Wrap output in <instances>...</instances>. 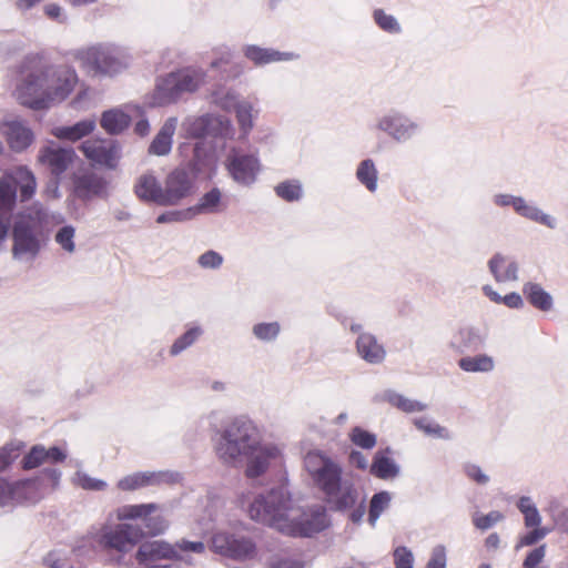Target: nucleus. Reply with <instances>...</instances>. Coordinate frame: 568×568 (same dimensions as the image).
<instances>
[{
    "label": "nucleus",
    "instance_id": "nucleus-1",
    "mask_svg": "<svg viewBox=\"0 0 568 568\" xmlns=\"http://www.w3.org/2000/svg\"><path fill=\"white\" fill-rule=\"evenodd\" d=\"M251 519L293 537H310L328 525L325 507L316 504L305 507L292 497L285 485L258 494L252 500L241 498Z\"/></svg>",
    "mask_w": 568,
    "mask_h": 568
},
{
    "label": "nucleus",
    "instance_id": "nucleus-2",
    "mask_svg": "<svg viewBox=\"0 0 568 568\" xmlns=\"http://www.w3.org/2000/svg\"><path fill=\"white\" fill-rule=\"evenodd\" d=\"M79 82L68 65H45L38 57H28L19 67L13 95L32 110H45L64 101Z\"/></svg>",
    "mask_w": 568,
    "mask_h": 568
},
{
    "label": "nucleus",
    "instance_id": "nucleus-3",
    "mask_svg": "<svg viewBox=\"0 0 568 568\" xmlns=\"http://www.w3.org/2000/svg\"><path fill=\"white\" fill-rule=\"evenodd\" d=\"M159 504L123 505L108 515L105 523L92 526L87 538L103 549H112L118 552H129L143 538L141 526L128 523H114L125 520H141L152 535L163 534L168 527V520L160 513Z\"/></svg>",
    "mask_w": 568,
    "mask_h": 568
},
{
    "label": "nucleus",
    "instance_id": "nucleus-4",
    "mask_svg": "<svg viewBox=\"0 0 568 568\" xmlns=\"http://www.w3.org/2000/svg\"><path fill=\"white\" fill-rule=\"evenodd\" d=\"M304 467L314 485L337 510L353 508L357 503L358 489L348 478L342 477V466L328 455L311 450L304 457Z\"/></svg>",
    "mask_w": 568,
    "mask_h": 568
},
{
    "label": "nucleus",
    "instance_id": "nucleus-5",
    "mask_svg": "<svg viewBox=\"0 0 568 568\" xmlns=\"http://www.w3.org/2000/svg\"><path fill=\"white\" fill-rule=\"evenodd\" d=\"M260 432L247 417L241 416L229 423L215 439L217 458L227 466L244 464L245 454L257 444Z\"/></svg>",
    "mask_w": 568,
    "mask_h": 568
},
{
    "label": "nucleus",
    "instance_id": "nucleus-6",
    "mask_svg": "<svg viewBox=\"0 0 568 568\" xmlns=\"http://www.w3.org/2000/svg\"><path fill=\"white\" fill-rule=\"evenodd\" d=\"M48 214L40 203H34L20 214L13 226V253L37 255L48 240L44 231Z\"/></svg>",
    "mask_w": 568,
    "mask_h": 568
},
{
    "label": "nucleus",
    "instance_id": "nucleus-7",
    "mask_svg": "<svg viewBox=\"0 0 568 568\" xmlns=\"http://www.w3.org/2000/svg\"><path fill=\"white\" fill-rule=\"evenodd\" d=\"M206 545L203 541H191L185 538L170 544L165 540L145 541L140 545L135 558L142 565L155 564L158 560H176L185 565L195 564V558L204 556Z\"/></svg>",
    "mask_w": 568,
    "mask_h": 568
},
{
    "label": "nucleus",
    "instance_id": "nucleus-8",
    "mask_svg": "<svg viewBox=\"0 0 568 568\" xmlns=\"http://www.w3.org/2000/svg\"><path fill=\"white\" fill-rule=\"evenodd\" d=\"M18 187L22 202L29 201L36 193L37 180L27 166H16L7 171L0 179V211L12 213L17 202Z\"/></svg>",
    "mask_w": 568,
    "mask_h": 568
},
{
    "label": "nucleus",
    "instance_id": "nucleus-9",
    "mask_svg": "<svg viewBox=\"0 0 568 568\" xmlns=\"http://www.w3.org/2000/svg\"><path fill=\"white\" fill-rule=\"evenodd\" d=\"M205 77L204 71L193 69L171 72L158 82L155 97L160 104L175 102L181 94L195 92L205 82Z\"/></svg>",
    "mask_w": 568,
    "mask_h": 568
},
{
    "label": "nucleus",
    "instance_id": "nucleus-10",
    "mask_svg": "<svg viewBox=\"0 0 568 568\" xmlns=\"http://www.w3.org/2000/svg\"><path fill=\"white\" fill-rule=\"evenodd\" d=\"M74 58L83 70L92 74H112L121 68L114 49L102 44L77 50Z\"/></svg>",
    "mask_w": 568,
    "mask_h": 568
},
{
    "label": "nucleus",
    "instance_id": "nucleus-11",
    "mask_svg": "<svg viewBox=\"0 0 568 568\" xmlns=\"http://www.w3.org/2000/svg\"><path fill=\"white\" fill-rule=\"evenodd\" d=\"M210 548L220 556L237 561L253 559L256 555L255 544L250 538L222 530L212 535Z\"/></svg>",
    "mask_w": 568,
    "mask_h": 568
},
{
    "label": "nucleus",
    "instance_id": "nucleus-12",
    "mask_svg": "<svg viewBox=\"0 0 568 568\" xmlns=\"http://www.w3.org/2000/svg\"><path fill=\"white\" fill-rule=\"evenodd\" d=\"M194 193V176L184 168L172 170L165 178L161 206H175Z\"/></svg>",
    "mask_w": 568,
    "mask_h": 568
},
{
    "label": "nucleus",
    "instance_id": "nucleus-13",
    "mask_svg": "<svg viewBox=\"0 0 568 568\" xmlns=\"http://www.w3.org/2000/svg\"><path fill=\"white\" fill-rule=\"evenodd\" d=\"M281 456L282 448L277 444L258 439L244 456L245 476L250 479L262 477Z\"/></svg>",
    "mask_w": 568,
    "mask_h": 568
},
{
    "label": "nucleus",
    "instance_id": "nucleus-14",
    "mask_svg": "<svg viewBox=\"0 0 568 568\" xmlns=\"http://www.w3.org/2000/svg\"><path fill=\"white\" fill-rule=\"evenodd\" d=\"M77 159L75 151L72 148H61L52 144L40 149L38 153L39 164L55 178H60Z\"/></svg>",
    "mask_w": 568,
    "mask_h": 568
},
{
    "label": "nucleus",
    "instance_id": "nucleus-15",
    "mask_svg": "<svg viewBox=\"0 0 568 568\" xmlns=\"http://www.w3.org/2000/svg\"><path fill=\"white\" fill-rule=\"evenodd\" d=\"M80 150L93 164L114 168L119 159L118 145L112 140L89 139L84 141Z\"/></svg>",
    "mask_w": 568,
    "mask_h": 568
},
{
    "label": "nucleus",
    "instance_id": "nucleus-16",
    "mask_svg": "<svg viewBox=\"0 0 568 568\" xmlns=\"http://www.w3.org/2000/svg\"><path fill=\"white\" fill-rule=\"evenodd\" d=\"M226 168L236 182L247 185L255 181L260 163L255 155L235 153L227 158Z\"/></svg>",
    "mask_w": 568,
    "mask_h": 568
},
{
    "label": "nucleus",
    "instance_id": "nucleus-17",
    "mask_svg": "<svg viewBox=\"0 0 568 568\" xmlns=\"http://www.w3.org/2000/svg\"><path fill=\"white\" fill-rule=\"evenodd\" d=\"M174 481V475L166 471H143L124 476L118 481V488L123 491H133L146 486Z\"/></svg>",
    "mask_w": 568,
    "mask_h": 568
},
{
    "label": "nucleus",
    "instance_id": "nucleus-18",
    "mask_svg": "<svg viewBox=\"0 0 568 568\" xmlns=\"http://www.w3.org/2000/svg\"><path fill=\"white\" fill-rule=\"evenodd\" d=\"M243 54L256 67L274 62L290 61L297 58L293 52H281L272 48H262L255 44L245 45L243 48Z\"/></svg>",
    "mask_w": 568,
    "mask_h": 568
},
{
    "label": "nucleus",
    "instance_id": "nucleus-19",
    "mask_svg": "<svg viewBox=\"0 0 568 568\" xmlns=\"http://www.w3.org/2000/svg\"><path fill=\"white\" fill-rule=\"evenodd\" d=\"M43 486L38 478L12 483V505L36 504L43 498Z\"/></svg>",
    "mask_w": 568,
    "mask_h": 568
},
{
    "label": "nucleus",
    "instance_id": "nucleus-20",
    "mask_svg": "<svg viewBox=\"0 0 568 568\" xmlns=\"http://www.w3.org/2000/svg\"><path fill=\"white\" fill-rule=\"evenodd\" d=\"M11 150L21 152L33 141L32 131L19 121H10L3 124L2 129Z\"/></svg>",
    "mask_w": 568,
    "mask_h": 568
},
{
    "label": "nucleus",
    "instance_id": "nucleus-21",
    "mask_svg": "<svg viewBox=\"0 0 568 568\" xmlns=\"http://www.w3.org/2000/svg\"><path fill=\"white\" fill-rule=\"evenodd\" d=\"M73 186L74 193L78 197L90 199L103 193L105 189V181L94 173H85L74 176Z\"/></svg>",
    "mask_w": 568,
    "mask_h": 568
},
{
    "label": "nucleus",
    "instance_id": "nucleus-22",
    "mask_svg": "<svg viewBox=\"0 0 568 568\" xmlns=\"http://www.w3.org/2000/svg\"><path fill=\"white\" fill-rule=\"evenodd\" d=\"M65 458V454L58 447L45 449L43 446H34L30 453L23 458L22 467L32 469L43 463H59Z\"/></svg>",
    "mask_w": 568,
    "mask_h": 568
},
{
    "label": "nucleus",
    "instance_id": "nucleus-23",
    "mask_svg": "<svg viewBox=\"0 0 568 568\" xmlns=\"http://www.w3.org/2000/svg\"><path fill=\"white\" fill-rule=\"evenodd\" d=\"M178 120L176 118H169L149 148V153L154 155H166L170 153L172 149V139L176 129Z\"/></svg>",
    "mask_w": 568,
    "mask_h": 568
},
{
    "label": "nucleus",
    "instance_id": "nucleus-24",
    "mask_svg": "<svg viewBox=\"0 0 568 568\" xmlns=\"http://www.w3.org/2000/svg\"><path fill=\"white\" fill-rule=\"evenodd\" d=\"M163 185L160 184L153 174H143L139 178L134 192L136 196L145 202H152L161 205V194Z\"/></svg>",
    "mask_w": 568,
    "mask_h": 568
},
{
    "label": "nucleus",
    "instance_id": "nucleus-25",
    "mask_svg": "<svg viewBox=\"0 0 568 568\" xmlns=\"http://www.w3.org/2000/svg\"><path fill=\"white\" fill-rule=\"evenodd\" d=\"M378 128L396 140H405L412 135L415 125L403 116L389 115L379 121Z\"/></svg>",
    "mask_w": 568,
    "mask_h": 568
},
{
    "label": "nucleus",
    "instance_id": "nucleus-26",
    "mask_svg": "<svg viewBox=\"0 0 568 568\" xmlns=\"http://www.w3.org/2000/svg\"><path fill=\"white\" fill-rule=\"evenodd\" d=\"M488 266L495 281L498 283L517 280L518 265L500 254L493 256Z\"/></svg>",
    "mask_w": 568,
    "mask_h": 568
},
{
    "label": "nucleus",
    "instance_id": "nucleus-27",
    "mask_svg": "<svg viewBox=\"0 0 568 568\" xmlns=\"http://www.w3.org/2000/svg\"><path fill=\"white\" fill-rule=\"evenodd\" d=\"M95 129L94 120H83L77 122L71 126H59L52 131V134L60 140H68L75 142L90 133Z\"/></svg>",
    "mask_w": 568,
    "mask_h": 568
},
{
    "label": "nucleus",
    "instance_id": "nucleus-28",
    "mask_svg": "<svg viewBox=\"0 0 568 568\" xmlns=\"http://www.w3.org/2000/svg\"><path fill=\"white\" fill-rule=\"evenodd\" d=\"M399 466L393 458L385 456L382 452H377L374 456L369 471L377 478L387 480L393 479L399 474Z\"/></svg>",
    "mask_w": 568,
    "mask_h": 568
},
{
    "label": "nucleus",
    "instance_id": "nucleus-29",
    "mask_svg": "<svg viewBox=\"0 0 568 568\" xmlns=\"http://www.w3.org/2000/svg\"><path fill=\"white\" fill-rule=\"evenodd\" d=\"M523 293L530 305L539 311L546 312L552 306L551 296L537 283H525Z\"/></svg>",
    "mask_w": 568,
    "mask_h": 568
},
{
    "label": "nucleus",
    "instance_id": "nucleus-30",
    "mask_svg": "<svg viewBox=\"0 0 568 568\" xmlns=\"http://www.w3.org/2000/svg\"><path fill=\"white\" fill-rule=\"evenodd\" d=\"M381 400L389 403L392 406L405 412V413H417L423 412L427 408V405L405 397L394 390H386L379 397Z\"/></svg>",
    "mask_w": 568,
    "mask_h": 568
},
{
    "label": "nucleus",
    "instance_id": "nucleus-31",
    "mask_svg": "<svg viewBox=\"0 0 568 568\" xmlns=\"http://www.w3.org/2000/svg\"><path fill=\"white\" fill-rule=\"evenodd\" d=\"M130 116L120 110L105 111L101 118V126L110 134H116L126 129Z\"/></svg>",
    "mask_w": 568,
    "mask_h": 568
},
{
    "label": "nucleus",
    "instance_id": "nucleus-32",
    "mask_svg": "<svg viewBox=\"0 0 568 568\" xmlns=\"http://www.w3.org/2000/svg\"><path fill=\"white\" fill-rule=\"evenodd\" d=\"M377 174L376 166L371 159L362 161L356 171L357 180L371 192L377 189Z\"/></svg>",
    "mask_w": 568,
    "mask_h": 568
},
{
    "label": "nucleus",
    "instance_id": "nucleus-33",
    "mask_svg": "<svg viewBox=\"0 0 568 568\" xmlns=\"http://www.w3.org/2000/svg\"><path fill=\"white\" fill-rule=\"evenodd\" d=\"M458 366L468 373H487L495 365L491 357H460Z\"/></svg>",
    "mask_w": 568,
    "mask_h": 568
},
{
    "label": "nucleus",
    "instance_id": "nucleus-34",
    "mask_svg": "<svg viewBox=\"0 0 568 568\" xmlns=\"http://www.w3.org/2000/svg\"><path fill=\"white\" fill-rule=\"evenodd\" d=\"M253 105L247 101H241L235 105V115L243 134L247 135L253 129Z\"/></svg>",
    "mask_w": 568,
    "mask_h": 568
},
{
    "label": "nucleus",
    "instance_id": "nucleus-35",
    "mask_svg": "<svg viewBox=\"0 0 568 568\" xmlns=\"http://www.w3.org/2000/svg\"><path fill=\"white\" fill-rule=\"evenodd\" d=\"M392 496L388 491H381L373 496L371 500L368 520L371 525H375L382 513L388 508Z\"/></svg>",
    "mask_w": 568,
    "mask_h": 568
},
{
    "label": "nucleus",
    "instance_id": "nucleus-36",
    "mask_svg": "<svg viewBox=\"0 0 568 568\" xmlns=\"http://www.w3.org/2000/svg\"><path fill=\"white\" fill-rule=\"evenodd\" d=\"M24 445L22 442H10L0 448V471L6 470L13 460L22 453Z\"/></svg>",
    "mask_w": 568,
    "mask_h": 568
},
{
    "label": "nucleus",
    "instance_id": "nucleus-37",
    "mask_svg": "<svg viewBox=\"0 0 568 568\" xmlns=\"http://www.w3.org/2000/svg\"><path fill=\"white\" fill-rule=\"evenodd\" d=\"M514 210L525 217L550 226L549 217L542 214L537 207L528 204L523 197H518V200L515 201Z\"/></svg>",
    "mask_w": 568,
    "mask_h": 568
},
{
    "label": "nucleus",
    "instance_id": "nucleus-38",
    "mask_svg": "<svg viewBox=\"0 0 568 568\" xmlns=\"http://www.w3.org/2000/svg\"><path fill=\"white\" fill-rule=\"evenodd\" d=\"M483 291H484L485 295L490 301H493L495 303H498V304L499 303H504L505 305H507L508 307H511V308H518V307L523 306V304H524L521 296L518 293H515V292L509 293V294L505 295L504 297H501L489 285H485L483 287Z\"/></svg>",
    "mask_w": 568,
    "mask_h": 568
},
{
    "label": "nucleus",
    "instance_id": "nucleus-39",
    "mask_svg": "<svg viewBox=\"0 0 568 568\" xmlns=\"http://www.w3.org/2000/svg\"><path fill=\"white\" fill-rule=\"evenodd\" d=\"M356 345L359 355H379L384 352L376 337L366 333L358 336Z\"/></svg>",
    "mask_w": 568,
    "mask_h": 568
},
{
    "label": "nucleus",
    "instance_id": "nucleus-40",
    "mask_svg": "<svg viewBox=\"0 0 568 568\" xmlns=\"http://www.w3.org/2000/svg\"><path fill=\"white\" fill-rule=\"evenodd\" d=\"M529 528V531L519 537L518 542L515 547L517 550L523 547L536 545L538 541L544 539L549 532V529L541 526H532Z\"/></svg>",
    "mask_w": 568,
    "mask_h": 568
},
{
    "label": "nucleus",
    "instance_id": "nucleus-41",
    "mask_svg": "<svg viewBox=\"0 0 568 568\" xmlns=\"http://www.w3.org/2000/svg\"><path fill=\"white\" fill-rule=\"evenodd\" d=\"M221 201V192L219 189L214 187L210 192L205 193L199 204L193 209L192 216L199 212L210 211L213 212L216 210L217 205Z\"/></svg>",
    "mask_w": 568,
    "mask_h": 568
},
{
    "label": "nucleus",
    "instance_id": "nucleus-42",
    "mask_svg": "<svg viewBox=\"0 0 568 568\" xmlns=\"http://www.w3.org/2000/svg\"><path fill=\"white\" fill-rule=\"evenodd\" d=\"M415 426L424 432L426 435L435 436L438 438H448V430L437 423L428 419L427 417H420L414 420Z\"/></svg>",
    "mask_w": 568,
    "mask_h": 568
},
{
    "label": "nucleus",
    "instance_id": "nucleus-43",
    "mask_svg": "<svg viewBox=\"0 0 568 568\" xmlns=\"http://www.w3.org/2000/svg\"><path fill=\"white\" fill-rule=\"evenodd\" d=\"M74 485L85 489V490H104L106 488V483L104 480L93 478L85 474L84 471H77L72 478Z\"/></svg>",
    "mask_w": 568,
    "mask_h": 568
},
{
    "label": "nucleus",
    "instance_id": "nucleus-44",
    "mask_svg": "<svg viewBox=\"0 0 568 568\" xmlns=\"http://www.w3.org/2000/svg\"><path fill=\"white\" fill-rule=\"evenodd\" d=\"M281 331V325L277 322L258 323L253 326V334L256 338L270 342L277 337Z\"/></svg>",
    "mask_w": 568,
    "mask_h": 568
},
{
    "label": "nucleus",
    "instance_id": "nucleus-45",
    "mask_svg": "<svg viewBox=\"0 0 568 568\" xmlns=\"http://www.w3.org/2000/svg\"><path fill=\"white\" fill-rule=\"evenodd\" d=\"M349 438L356 446L371 449L376 445V436L361 427H354L349 434Z\"/></svg>",
    "mask_w": 568,
    "mask_h": 568
},
{
    "label": "nucleus",
    "instance_id": "nucleus-46",
    "mask_svg": "<svg viewBox=\"0 0 568 568\" xmlns=\"http://www.w3.org/2000/svg\"><path fill=\"white\" fill-rule=\"evenodd\" d=\"M504 518L505 516L500 511L493 510L486 515L475 514L473 516V524L476 528L480 530H487L495 526L496 524L503 521Z\"/></svg>",
    "mask_w": 568,
    "mask_h": 568
},
{
    "label": "nucleus",
    "instance_id": "nucleus-47",
    "mask_svg": "<svg viewBox=\"0 0 568 568\" xmlns=\"http://www.w3.org/2000/svg\"><path fill=\"white\" fill-rule=\"evenodd\" d=\"M202 334L200 327H191L172 345V354H179L191 346Z\"/></svg>",
    "mask_w": 568,
    "mask_h": 568
},
{
    "label": "nucleus",
    "instance_id": "nucleus-48",
    "mask_svg": "<svg viewBox=\"0 0 568 568\" xmlns=\"http://www.w3.org/2000/svg\"><path fill=\"white\" fill-rule=\"evenodd\" d=\"M374 20L376 24L383 29L384 31L390 32V33H397L400 31V27L396 19L387 14L384 10L377 9L374 11Z\"/></svg>",
    "mask_w": 568,
    "mask_h": 568
},
{
    "label": "nucleus",
    "instance_id": "nucleus-49",
    "mask_svg": "<svg viewBox=\"0 0 568 568\" xmlns=\"http://www.w3.org/2000/svg\"><path fill=\"white\" fill-rule=\"evenodd\" d=\"M74 233V227L71 225H67L61 227L55 235L57 243L68 253H72L75 250V245L73 242Z\"/></svg>",
    "mask_w": 568,
    "mask_h": 568
},
{
    "label": "nucleus",
    "instance_id": "nucleus-50",
    "mask_svg": "<svg viewBox=\"0 0 568 568\" xmlns=\"http://www.w3.org/2000/svg\"><path fill=\"white\" fill-rule=\"evenodd\" d=\"M276 194L285 201L298 200L302 195L301 186L292 182H283L275 187Z\"/></svg>",
    "mask_w": 568,
    "mask_h": 568
},
{
    "label": "nucleus",
    "instance_id": "nucleus-51",
    "mask_svg": "<svg viewBox=\"0 0 568 568\" xmlns=\"http://www.w3.org/2000/svg\"><path fill=\"white\" fill-rule=\"evenodd\" d=\"M211 122L209 114L199 116L192 120L187 125V134L192 138H202L207 133V128Z\"/></svg>",
    "mask_w": 568,
    "mask_h": 568
},
{
    "label": "nucleus",
    "instance_id": "nucleus-52",
    "mask_svg": "<svg viewBox=\"0 0 568 568\" xmlns=\"http://www.w3.org/2000/svg\"><path fill=\"white\" fill-rule=\"evenodd\" d=\"M394 564L396 568H414L413 552L404 547H397L394 550Z\"/></svg>",
    "mask_w": 568,
    "mask_h": 568
},
{
    "label": "nucleus",
    "instance_id": "nucleus-53",
    "mask_svg": "<svg viewBox=\"0 0 568 568\" xmlns=\"http://www.w3.org/2000/svg\"><path fill=\"white\" fill-rule=\"evenodd\" d=\"M215 58L211 61L210 67L215 70H223L225 65L232 63L233 53L229 48L214 49Z\"/></svg>",
    "mask_w": 568,
    "mask_h": 568
},
{
    "label": "nucleus",
    "instance_id": "nucleus-54",
    "mask_svg": "<svg viewBox=\"0 0 568 568\" xmlns=\"http://www.w3.org/2000/svg\"><path fill=\"white\" fill-rule=\"evenodd\" d=\"M446 548L443 545H437L432 549L430 558L426 565V568H446Z\"/></svg>",
    "mask_w": 568,
    "mask_h": 568
},
{
    "label": "nucleus",
    "instance_id": "nucleus-55",
    "mask_svg": "<svg viewBox=\"0 0 568 568\" xmlns=\"http://www.w3.org/2000/svg\"><path fill=\"white\" fill-rule=\"evenodd\" d=\"M193 209H187L185 211H171L160 214L156 217V222L159 224L170 223V222H181L192 217Z\"/></svg>",
    "mask_w": 568,
    "mask_h": 568
},
{
    "label": "nucleus",
    "instance_id": "nucleus-56",
    "mask_svg": "<svg viewBox=\"0 0 568 568\" xmlns=\"http://www.w3.org/2000/svg\"><path fill=\"white\" fill-rule=\"evenodd\" d=\"M546 556V545L532 549L523 562L524 568H538Z\"/></svg>",
    "mask_w": 568,
    "mask_h": 568
},
{
    "label": "nucleus",
    "instance_id": "nucleus-57",
    "mask_svg": "<svg viewBox=\"0 0 568 568\" xmlns=\"http://www.w3.org/2000/svg\"><path fill=\"white\" fill-rule=\"evenodd\" d=\"M223 262V257L215 251H207L199 257V264L204 268H216Z\"/></svg>",
    "mask_w": 568,
    "mask_h": 568
},
{
    "label": "nucleus",
    "instance_id": "nucleus-58",
    "mask_svg": "<svg viewBox=\"0 0 568 568\" xmlns=\"http://www.w3.org/2000/svg\"><path fill=\"white\" fill-rule=\"evenodd\" d=\"M466 475L479 485H486L489 481V476L486 475L477 465L469 464L465 467Z\"/></svg>",
    "mask_w": 568,
    "mask_h": 568
},
{
    "label": "nucleus",
    "instance_id": "nucleus-59",
    "mask_svg": "<svg viewBox=\"0 0 568 568\" xmlns=\"http://www.w3.org/2000/svg\"><path fill=\"white\" fill-rule=\"evenodd\" d=\"M12 505V483L0 478V507Z\"/></svg>",
    "mask_w": 568,
    "mask_h": 568
},
{
    "label": "nucleus",
    "instance_id": "nucleus-60",
    "mask_svg": "<svg viewBox=\"0 0 568 568\" xmlns=\"http://www.w3.org/2000/svg\"><path fill=\"white\" fill-rule=\"evenodd\" d=\"M349 463L352 466L359 468V469H366L368 467L367 458L364 454L357 450H352L349 454Z\"/></svg>",
    "mask_w": 568,
    "mask_h": 568
},
{
    "label": "nucleus",
    "instance_id": "nucleus-61",
    "mask_svg": "<svg viewBox=\"0 0 568 568\" xmlns=\"http://www.w3.org/2000/svg\"><path fill=\"white\" fill-rule=\"evenodd\" d=\"M524 524L526 527L540 526L541 525V516L535 507L532 510L528 511L524 515Z\"/></svg>",
    "mask_w": 568,
    "mask_h": 568
},
{
    "label": "nucleus",
    "instance_id": "nucleus-62",
    "mask_svg": "<svg viewBox=\"0 0 568 568\" xmlns=\"http://www.w3.org/2000/svg\"><path fill=\"white\" fill-rule=\"evenodd\" d=\"M11 214L0 211V242L3 241L9 232Z\"/></svg>",
    "mask_w": 568,
    "mask_h": 568
},
{
    "label": "nucleus",
    "instance_id": "nucleus-63",
    "mask_svg": "<svg viewBox=\"0 0 568 568\" xmlns=\"http://www.w3.org/2000/svg\"><path fill=\"white\" fill-rule=\"evenodd\" d=\"M535 507V503L528 496H521L517 501V508L523 514V516L528 511L532 510Z\"/></svg>",
    "mask_w": 568,
    "mask_h": 568
},
{
    "label": "nucleus",
    "instance_id": "nucleus-64",
    "mask_svg": "<svg viewBox=\"0 0 568 568\" xmlns=\"http://www.w3.org/2000/svg\"><path fill=\"white\" fill-rule=\"evenodd\" d=\"M280 568H304V564L298 560L284 559L278 564Z\"/></svg>",
    "mask_w": 568,
    "mask_h": 568
}]
</instances>
